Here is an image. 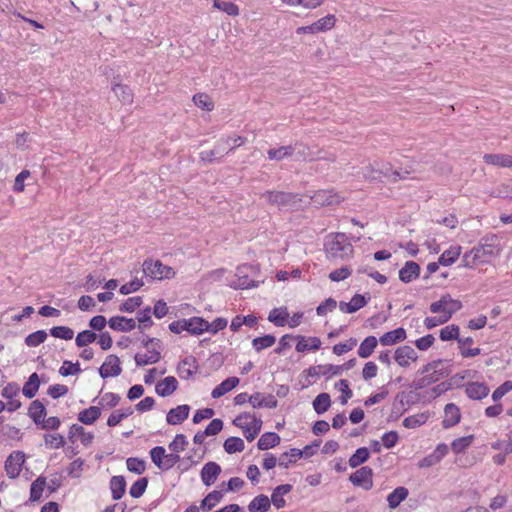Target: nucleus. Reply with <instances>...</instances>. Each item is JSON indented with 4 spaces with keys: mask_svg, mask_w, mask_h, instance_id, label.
I'll return each mask as SVG.
<instances>
[{
    "mask_svg": "<svg viewBox=\"0 0 512 512\" xmlns=\"http://www.w3.org/2000/svg\"><path fill=\"white\" fill-rule=\"evenodd\" d=\"M143 272L146 277L153 280L171 279L175 276L172 267L164 265L160 260L147 258L143 262Z\"/></svg>",
    "mask_w": 512,
    "mask_h": 512,
    "instance_id": "5",
    "label": "nucleus"
},
{
    "mask_svg": "<svg viewBox=\"0 0 512 512\" xmlns=\"http://www.w3.org/2000/svg\"><path fill=\"white\" fill-rule=\"evenodd\" d=\"M97 334L92 330H83L79 332L75 338V344L77 347H86L87 345L95 342Z\"/></svg>",
    "mask_w": 512,
    "mask_h": 512,
    "instance_id": "55",
    "label": "nucleus"
},
{
    "mask_svg": "<svg viewBox=\"0 0 512 512\" xmlns=\"http://www.w3.org/2000/svg\"><path fill=\"white\" fill-rule=\"evenodd\" d=\"M473 248L479 250L481 263H485L500 254V239L496 234H489L482 237L478 245Z\"/></svg>",
    "mask_w": 512,
    "mask_h": 512,
    "instance_id": "6",
    "label": "nucleus"
},
{
    "mask_svg": "<svg viewBox=\"0 0 512 512\" xmlns=\"http://www.w3.org/2000/svg\"><path fill=\"white\" fill-rule=\"evenodd\" d=\"M409 495V491L406 487L399 486L395 488L388 496V506L391 509L397 508L401 502H403Z\"/></svg>",
    "mask_w": 512,
    "mask_h": 512,
    "instance_id": "40",
    "label": "nucleus"
},
{
    "mask_svg": "<svg viewBox=\"0 0 512 512\" xmlns=\"http://www.w3.org/2000/svg\"><path fill=\"white\" fill-rule=\"evenodd\" d=\"M221 472L222 469L218 463L214 461L207 462L200 471V477L203 484L205 486H211L215 483Z\"/></svg>",
    "mask_w": 512,
    "mask_h": 512,
    "instance_id": "17",
    "label": "nucleus"
},
{
    "mask_svg": "<svg viewBox=\"0 0 512 512\" xmlns=\"http://www.w3.org/2000/svg\"><path fill=\"white\" fill-rule=\"evenodd\" d=\"M101 416V408L98 406H91L78 413L77 419L85 425L94 424Z\"/></svg>",
    "mask_w": 512,
    "mask_h": 512,
    "instance_id": "34",
    "label": "nucleus"
},
{
    "mask_svg": "<svg viewBox=\"0 0 512 512\" xmlns=\"http://www.w3.org/2000/svg\"><path fill=\"white\" fill-rule=\"evenodd\" d=\"M81 371L80 363L78 361L73 363L69 360H65L59 369V374L63 377H67L70 375H77L81 373Z\"/></svg>",
    "mask_w": 512,
    "mask_h": 512,
    "instance_id": "64",
    "label": "nucleus"
},
{
    "mask_svg": "<svg viewBox=\"0 0 512 512\" xmlns=\"http://www.w3.org/2000/svg\"><path fill=\"white\" fill-rule=\"evenodd\" d=\"M489 391L487 384L480 382H469L465 389L467 396L473 400H482L489 394Z\"/></svg>",
    "mask_w": 512,
    "mask_h": 512,
    "instance_id": "28",
    "label": "nucleus"
},
{
    "mask_svg": "<svg viewBox=\"0 0 512 512\" xmlns=\"http://www.w3.org/2000/svg\"><path fill=\"white\" fill-rule=\"evenodd\" d=\"M109 484L112 499L120 500L126 492V480L124 476H112Z\"/></svg>",
    "mask_w": 512,
    "mask_h": 512,
    "instance_id": "32",
    "label": "nucleus"
},
{
    "mask_svg": "<svg viewBox=\"0 0 512 512\" xmlns=\"http://www.w3.org/2000/svg\"><path fill=\"white\" fill-rule=\"evenodd\" d=\"M110 329L120 332H130L137 327L136 321L133 318L125 316H113L108 320Z\"/></svg>",
    "mask_w": 512,
    "mask_h": 512,
    "instance_id": "21",
    "label": "nucleus"
},
{
    "mask_svg": "<svg viewBox=\"0 0 512 512\" xmlns=\"http://www.w3.org/2000/svg\"><path fill=\"white\" fill-rule=\"evenodd\" d=\"M251 419H252L251 423L245 424V427L243 430L244 437L249 442L253 441L258 436V434L260 433V431L262 429V425H263L262 419L259 417H256L255 414H253Z\"/></svg>",
    "mask_w": 512,
    "mask_h": 512,
    "instance_id": "37",
    "label": "nucleus"
},
{
    "mask_svg": "<svg viewBox=\"0 0 512 512\" xmlns=\"http://www.w3.org/2000/svg\"><path fill=\"white\" fill-rule=\"evenodd\" d=\"M295 339L298 341L295 347L298 352L317 351L321 348L322 343L319 337L296 335Z\"/></svg>",
    "mask_w": 512,
    "mask_h": 512,
    "instance_id": "23",
    "label": "nucleus"
},
{
    "mask_svg": "<svg viewBox=\"0 0 512 512\" xmlns=\"http://www.w3.org/2000/svg\"><path fill=\"white\" fill-rule=\"evenodd\" d=\"M142 303L143 299L141 296L130 297L119 306V311L132 313L137 308H139L142 305Z\"/></svg>",
    "mask_w": 512,
    "mask_h": 512,
    "instance_id": "62",
    "label": "nucleus"
},
{
    "mask_svg": "<svg viewBox=\"0 0 512 512\" xmlns=\"http://www.w3.org/2000/svg\"><path fill=\"white\" fill-rule=\"evenodd\" d=\"M293 489L291 484H281L275 487L272 491L270 501L277 508L281 509L286 506L284 495L291 492Z\"/></svg>",
    "mask_w": 512,
    "mask_h": 512,
    "instance_id": "26",
    "label": "nucleus"
},
{
    "mask_svg": "<svg viewBox=\"0 0 512 512\" xmlns=\"http://www.w3.org/2000/svg\"><path fill=\"white\" fill-rule=\"evenodd\" d=\"M240 380L238 377L232 376L223 380L219 385H217L211 392V396L214 399L220 398L226 393L233 390L238 384Z\"/></svg>",
    "mask_w": 512,
    "mask_h": 512,
    "instance_id": "30",
    "label": "nucleus"
},
{
    "mask_svg": "<svg viewBox=\"0 0 512 512\" xmlns=\"http://www.w3.org/2000/svg\"><path fill=\"white\" fill-rule=\"evenodd\" d=\"M181 323H184V329L191 335H201L208 329L207 320L202 317H191L189 319H181Z\"/></svg>",
    "mask_w": 512,
    "mask_h": 512,
    "instance_id": "20",
    "label": "nucleus"
},
{
    "mask_svg": "<svg viewBox=\"0 0 512 512\" xmlns=\"http://www.w3.org/2000/svg\"><path fill=\"white\" fill-rule=\"evenodd\" d=\"M335 389L341 391V396L339 397V401L342 405L347 404L348 400L352 398L353 392L349 387V382L346 379H340L335 383Z\"/></svg>",
    "mask_w": 512,
    "mask_h": 512,
    "instance_id": "57",
    "label": "nucleus"
},
{
    "mask_svg": "<svg viewBox=\"0 0 512 512\" xmlns=\"http://www.w3.org/2000/svg\"><path fill=\"white\" fill-rule=\"evenodd\" d=\"M431 413L424 411L415 415L408 416L403 420V426L408 429H415L425 424L430 418Z\"/></svg>",
    "mask_w": 512,
    "mask_h": 512,
    "instance_id": "42",
    "label": "nucleus"
},
{
    "mask_svg": "<svg viewBox=\"0 0 512 512\" xmlns=\"http://www.w3.org/2000/svg\"><path fill=\"white\" fill-rule=\"evenodd\" d=\"M261 272L259 264H242L236 268L235 277L236 281L230 284V287L238 289H250L258 287L264 282V279H260Z\"/></svg>",
    "mask_w": 512,
    "mask_h": 512,
    "instance_id": "3",
    "label": "nucleus"
},
{
    "mask_svg": "<svg viewBox=\"0 0 512 512\" xmlns=\"http://www.w3.org/2000/svg\"><path fill=\"white\" fill-rule=\"evenodd\" d=\"M134 413L132 407L122 408L115 410L107 419V425L109 427L117 426L122 420L131 416Z\"/></svg>",
    "mask_w": 512,
    "mask_h": 512,
    "instance_id": "50",
    "label": "nucleus"
},
{
    "mask_svg": "<svg viewBox=\"0 0 512 512\" xmlns=\"http://www.w3.org/2000/svg\"><path fill=\"white\" fill-rule=\"evenodd\" d=\"M335 367L336 365L333 364L310 366L303 371V374H305L307 377H319L320 375H323L326 377V380H328L332 376L339 375V373L333 372V370L330 369Z\"/></svg>",
    "mask_w": 512,
    "mask_h": 512,
    "instance_id": "31",
    "label": "nucleus"
},
{
    "mask_svg": "<svg viewBox=\"0 0 512 512\" xmlns=\"http://www.w3.org/2000/svg\"><path fill=\"white\" fill-rule=\"evenodd\" d=\"M149 480L148 477H142L136 480L129 489L132 498H140L146 491Z\"/></svg>",
    "mask_w": 512,
    "mask_h": 512,
    "instance_id": "56",
    "label": "nucleus"
},
{
    "mask_svg": "<svg viewBox=\"0 0 512 512\" xmlns=\"http://www.w3.org/2000/svg\"><path fill=\"white\" fill-rule=\"evenodd\" d=\"M126 465L128 471L138 475L144 473L146 469V462L143 459L137 457H129L126 460Z\"/></svg>",
    "mask_w": 512,
    "mask_h": 512,
    "instance_id": "63",
    "label": "nucleus"
},
{
    "mask_svg": "<svg viewBox=\"0 0 512 512\" xmlns=\"http://www.w3.org/2000/svg\"><path fill=\"white\" fill-rule=\"evenodd\" d=\"M178 389V381L174 376H167L155 386V392L160 397H167Z\"/></svg>",
    "mask_w": 512,
    "mask_h": 512,
    "instance_id": "24",
    "label": "nucleus"
},
{
    "mask_svg": "<svg viewBox=\"0 0 512 512\" xmlns=\"http://www.w3.org/2000/svg\"><path fill=\"white\" fill-rule=\"evenodd\" d=\"M461 255V246H451L445 250L438 258L442 266H450L457 261Z\"/></svg>",
    "mask_w": 512,
    "mask_h": 512,
    "instance_id": "47",
    "label": "nucleus"
},
{
    "mask_svg": "<svg viewBox=\"0 0 512 512\" xmlns=\"http://www.w3.org/2000/svg\"><path fill=\"white\" fill-rule=\"evenodd\" d=\"M47 339V333L45 330H37L26 336L24 342L28 347H36L44 343Z\"/></svg>",
    "mask_w": 512,
    "mask_h": 512,
    "instance_id": "61",
    "label": "nucleus"
},
{
    "mask_svg": "<svg viewBox=\"0 0 512 512\" xmlns=\"http://www.w3.org/2000/svg\"><path fill=\"white\" fill-rule=\"evenodd\" d=\"M394 359L399 366L407 368L409 360L415 362L418 359L416 351L409 345L400 346L395 350Z\"/></svg>",
    "mask_w": 512,
    "mask_h": 512,
    "instance_id": "18",
    "label": "nucleus"
},
{
    "mask_svg": "<svg viewBox=\"0 0 512 512\" xmlns=\"http://www.w3.org/2000/svg\"><path fill=\"white\" fill-rule=\"evenodd\" d=\"M474 439H475V437L472 434L454 439L451 443V450L455 454H460V453L464 452L469 446H471Z\"/></svg>",
    "mask_w": 512,
    "mask_h": 512,
    "instance_id": "54",
    "label": "nucleus"
},
{
    "mask_svg": "<svg viewBox=\"0 0 512 512\" xmlns=\"http://www.w3.org/2000/svg\"><path fill=\"white\" fill-rule=\"evenodd\" d=\"M112 91L123 104H131L133 102V92L128 85L113 83Z\"/></svg>",
    "mask_w": 512,
    "mask_h": 512,
    "instance_id": "45",
    "label": "nucleus"
},
{
    "mask_svg": "<svg viewBox=\"0 0 512 512\" xmlns=\"http://www.w3.org/2000/svg\"><path fill=\"white\" fill-rule=\"evenodd\" d=\"M298 147V143L295 145L281 146L279 148H271L267 151L268 158L270 160L280 161L286 157H290Z\"/></svg>",
    "mask_w": 512,
    "mask_h": 512,
    "instance_id": "38",
    "label": "nucleus"
},
{
    "mask_svg": "<svg viewBox=\"0 0 512 512\" xmlns=\"http://www.w3.org/2000/svg\"><path fill=\"white\" fill-rule=\"evenodd\" d=\"M40 384L39 375L36 372L32 373L24 383L22 388L23 395L28 399H32L37 394Z\"/></svg>",
    "mask_w": 512,
    "mask_h": 512,
    "instance_id": "36",
    "label": "nucleus"
},
{
    "mask_svg": "<svg viewBox=\"0 0 512 512\" xmlns=\"http://www.w3.org/2000/svg\"><path fill=\"white\" fill-rule=\"evenodd\" d=\"M325 248L333 258L345 259L353 252V246L347 241L344 233H337L331 241L325 244Z\"/></svg>",
    "mask_w": 512,
    "mask_h": 512,
    "instance_id": "7",
    "label": "nucleus"
},
{
    "mask_svg": "<svg viewBox=\"0 0 512 512\" xmlns=\"http://www.w3.org/2000/svg\"><path fill=\"white\" fill-rule=\"evenodd\" d=\"M312 404L314 411L318 415H321L325 413L331 406L330 395L326 392H322L315 397Z\"/></svg>",
    "mask_w": 512,
    "mask_h": 512,
    "instance_id": "49",
    "label": "nucleus"
},
{
    "mask_svg": "<svg viewBox=\"0 0 512 512\" xmlns=\"http://www.w3.org/2000/svg\"><path fill=\"white\" fill-rule=\"evenodd\" d=\"M190 406L182 404L172 408L166 415V421L169 425H179L189 417Z\"/></svg>",
    "mask_w": 512,
    "mask_h": 512,
    "instance_id": "22",
    "label": "nucleus"
},
{
    "mask_svg": "<svg viewBox=\"0 0 512 512\" xmlns=\"http://www.w3.org/2000/svg\"><path fill=\"white\" fill-rule=\"evenodd\" d=\"M483 161L488 165L505 168L512 167V156L508 154H485Z\"/></svg>",
    "mask_w": 512,
    "mask_h": 512,
    "instance_id": "33",
    "label": "nucleus"
},
{
    "mask_svg": "<svg viewBox=\"0 0 512 512\" xmlns=\"http://www.w3.org/2000/svg\"><path fill=\"white\" fill-rule=\"evenodd\" d=\"M26 455L23 451L16 450L10 453L5 461V471L9 478L16 479L25 463Z\"/></svg>",
    "mask_w": 512,
    "mask_h": 512,
    "instance_id": "10",
    "label": "nucleus"
},
{
    "mask_svg": "<svg viewBox=\"0 0 512 512\" xmlns=\"http://www.w3.org/2000/svg\"><path fill=\"white\" fill-rule=\"evenodd\" d=\"M420 265L414 261L405 262L404 266L399 271V279L403 283H410L412 280L420 276Z\"/></svg>",
    "mask_w": 512,
    "mask_h": 512,
    "instance_id": "25",
    "label": "nucleus"
},
{
    "mask_svg": "<svg viewBox=\"0 0 512 512\" xmlns=\"http://www.w3.org/2000/svg\"><path fill=\"white\" fill-rule=\"evenodd\" d=\"M406 330L403 327H398L394 330L384 333L379 341L384 346H392L406 339Z\"/></svg>",
    "mask_w": 512,
    "mask_h": 512,
    "instance_id": "27",
    "label": "nucleus"
},
{
    "mask_svg": "<svg viewBox=\"0 0 512 512\" xmlns=\"http://www.w3.org/2000/svg\"><path fill=\"white\" fill-rule=\"evenodd\" d=\"M199 364L194 356H187L182 359L177 365V372L180 378L188 380L194 376L198 371Z\"/></svg>",
    "mask_w": 512,
    "mask_h": 512,
    "instance_id": "16",
    "label": "nucleus"
},
{
    "mask_svg": "<svg viewBox=\"0 0 512 512\" xmlns=\"http://www.w3.org/2000/svg\"><path fill=\"white\" fill-rule=\"evenodd\" d=\"M136 319L138 320V328L141 331L150 328L153 325V320L151 318V307L147 306L142 310H139L136 315Z\"/></svg>",
    "mask_w": 512,
    "mask_h": 512,
    "instance_id": "53",
    "label": "nucleus"
},
{
    "mask_svg": "<svg viewBox=\"0 0 512 512\" xmlns=\"http://www.w3.org/2000/svg\"><path fill=\"white\" fill-rule=\"evenodd\" d=\"M223 496L224 491L213 490L201 500L199 508L203 511H210L222 500Z\"/></svg>",
    "mask_w": 512,
    "mask_h": 512,
    "instance_id": "41",
    "label": "nucleus"
},
{
    "mask_svg": "<svg viewBox=\"0 0 512 512\" xmlns=\"http://www.w3.org/2000/svg\"><path fill=\"white\" fill-rule=\"evenodd\" d=\"M281 438L275 432H266L262 434L257 442V448L262 451L269 450L280 444Z\"/></svg>",
    "mask_w": 512,
    "mask_h": 512,
    "instance_id": "35",
    "label": "nucleus"
},
{
    "mask_svg": "<svg viewBox=\"0 0 512 512\" xmlns=\"http://www.w3.org/2000/svg\"><path fill=\"white\" fill-rule=\"evenodd\" d=\"M369 168L372 173L378 174V176L372 175L373 179H377L380 176L390 178L393 182L405 179V176H402L398 169H394L390 162L374 161Z\"/></svg>",
    "mask_w": 512,
    "mask_h": 512,
    "instance_id": "11",
    "label": "nucleus"
},
{
    "mask_svg": "<svg viewBox=\"0 0 512 512\" xmlns=\"http://www.w3.org/2000/svg\"><path fill=\"white\" fill-rule=\"evenodd\" d=\"M46 478L44 476L37 477L30 485V498L29 501H39L44 488L46 487Z\"/></svg>",
    "mask_w": 512,
    "mask_h": 512,
    "instance_id": "48",
    "label": "nucleus"
},
{
    "mask_svg": "<svg viewBox=\"0 0 512 512\" xmlns=\"http://www.w3.org/2000/svg\"><path fill=\"white\" fill-rule=\"evenodd\" d=\"M230 138H221L218 140L213 149L200 152L199 156L201 161L213 163L219 161L228 151L226 145L229 143Z\"/></svg>",
    "mask_w": 512,
    "mask_h": 512,
    "instance_id": "14",
    "label": "nucleus"
},
{
    "mask_svg": "<svg viewBox=\"0 0 512 512\" xmlns=\"http://www.w3.org/2000/svg\"><path fill=\"white\" fill-rule=\"evenodd\" d=\"M321 444L320 439L314 440L311 444L306 445L303 449L291 448L289 451L282 453L279 457V466L288 469L295 464L300 458H310L316 453V448Z\"/></svg>",
    "mask_w": 512,
    "mask_h": 512,
    "instance_id": "4",
    "label": "nucleus"
},
{
    "mask_svg": "<svg viewBox=\"0 0 512 512\" xmlns=\"http://www.w3.org/2000/svg\"><path fill=\"white\" fill-rule=\"evenodd\" d=\"M276 342V337L272 334H265L260 337H256L252 340V347L255 351L260 352L263 349L273 346Z\"/></svg>",
    "mask_w": 512,
    "mask_h": 512,
    "instance_id": "52",
    "label": "nucleus"
},
{
    "mask_svg": "<svg viewBox=\"0 0 512 512\" xmlns=\"http://www.w3.org/2000/svg\"><path fill=\"white\" fill-rule=\"evenodd\" d=\"M223 447L226 453L234 454L242 452L245 448V443L240 437L232 436L224 441Z\"/></svg>",
    "mask_w": 512,
    "mask_h": 512,
    "instance_id": "51",
    "label": "nucleus"
},
{
    "mask_svg": "<svg viewBox=\"0 0 512 512\" xmlns=\"http://www.w3.org/2000/svg\"><path fill=\"white\" fill-rule=\"evenodd\" d=\"M262 197L267 200L270 205L277 206L279 209L286 211H298L306 206L302 195L284 191H265Z\"/></svg>",
    "mask_w": 512,
    "mask_h": 512,
    "instance_id": "2",
    "label": "nucleus"
},
{
    "mask_svg": "<svg viewBox=\"0 0 512 512\" xmlns=\"http://www.w3.org/2000/svg\"><path fill=\"white\" fill-rule=\"evenodd\" d=\"M450 363L451 360L447 359H437L427 363L417 372L418 375L422 376L413 380L410 387L421 390L448 377L451 373Z\"/></svg>",
    "mask_w": 512,
    "mask_h": 512,
    "instance_id": "1",
    "label": "nucleus"
},
{
    "mask_svg": "<svg viewBox=\"0 0 512 512\" xmlns=\"http://www.w3.org/2000/svg\"><path fill=\"white\" fill-rule=\"evenodd\" d=\"M289 319V312L287 307L274 308L268 315V320L278 327H283L287 324Z\"/></svg>",
    "mask_w": 512,
    "mask_h": 512,
    "instance_id": "43",
    "label": "nucleus"
},
{
    "mask_svg": "<svg viewBox=\"0 0 512 512\" xmlns=\"http://www.w3.org/2000/svg\"><path fill=\"white\" fill-rule=\"evenodd\" d=\"M336 23V17L333 14H328L325 17L317 20L311 25L300 26L296 29V33L301 34H317L331 30Z\"/></svg>",
    "mask_w": 512,
    "mask_h": 512,
    "instance_id": "9",
    "label": "nucleus"
},
{
    "mask_svg": "<svg viewBox=\"0 0 512 512\" xmlns=\"http://www.w3.org/2000/svg\"><path fill=\"white\" fill-rule=\"evenodd\" d=\"M98 371L103 379L119 376L122 373L119 357L114 354L108 355Z\"/></svg>",
    "mask_w": 512,
    "mask_h": 512,
    "instance_id": "15",
    "label": "nucleus"
},
{
    "mask_svg": "<svg viewBox=\"0 0 512 512\" xmlns=\"http://www.w3.org/2000/svg\"><path fill=\"white\" fill-rule=\"evenodd\" d=\"M349 481L356 487L368 491L373 487V470L369 466H362L349 476Z\"/></svg>",
    "mask_w": 512,
    "mask_h": 512,
    "instance_id": "13",
    "label": "nucleus"
},
{
    "mask_svg": "<svg viewBox=\"0 0 512 512\" xmlns=\"http://www.w3.org/2000/svg\"><path fill=\"white\" fill-rule=\"evenodd\" d=\"M460 328L456 324H450L442 328L439 332V338L442 341H451L458 339Z\"/></svg>",
    "mask_w": 512,
    "mask_h": 512,
    "instance_id": "58",
    "label": "nucleus"
},
{
    "mask_svg": "<svg viewBox=\"0 0 512 512\" xmlns=\"http://www.w3.org/2000/svg\"><path fill=\"white\" fill-rule=\"evenodd\" d=\"M311 201L318 206L338 205L344 201V197L334 189H321L316 191L311 197Z\"/></svg>",
    "mask_w": 512,
    "mask_h": 512,
    "instance_id": "12",
    "label": "nucleus"
},
{
    "mask_svg": "<svg viewBox=\"0 0 512 512\" xmlns=\"http://www.w3.org/2000/svg\"><path fill=\"white\" fill-rule=\"evenodd\" d=\"M149 454L154 465L163 470L166 455L165 448L163 446H155L150 450Z\"/></svg>",
    "mask_w": 512,
    "mask_h": 512,
    "instance_id": "59",
    "label": "nucleus"
},
{
    "mask_svg": "<svg viewBox=\"0 0 512 512\" xmlns=\"http://www.w3.org/2000/svg\"><path fill=\"white\" fill-rule=\"evenodd\" d=\"M463 307L462 302L458 299H453L450 294L446 293L441 296L440 300L431 303L430 311L432 313H445L451 319L453 314L461 310Z\"/></svg>",
    "mask_w": 512,
    "mask_h": 512,
    "instance_id": "8",
    "label": "nucleus"
},
{
    "mask_svg": "<svg viewBox=\"0 0 512 512\" xmlns=\"http://www.w3.org/2000/svg\"><path fill=\"white\" fill-rule=\"evenodd\" d=\"M46 415V407L40 400H34L31 402L28 408V416L33 420L37 427L43 422Z\"/></svg>",
    "mask_w": 512,
    "mask_h": 512,
    "instance_id": "29",
    "label": "nucleus"
},
{
    "mask_svg": "<svg viewBox=\"0 0 512 512\" xmlns=\"http://www.w3.org/2000/svg\"><path fill=\"white\" fill-rule=\"evenodd\" d=\"M213 6L229 16H237L239 14L238 6L230 1L214 0Z\"/></svg>",
    "mask_w": 512,
    "mask_h": 512,
    "instance_id": "60",
    "label": "nucleus"
},
{
    "mask_svg": "<svg viewBox=\"0 0 512 512\" xmlns=\"http://www.w3.org/2000/svg\"><path fill=\"white\" fill-rule=\"evenodd\" d=\"M370 458V450L367 447L358 448L349 458L348 464L351 468H357L358 466L367 462Z\"/></svg>",
    "mask_w": 512,
    "mask_h": 512,
    "instance_id": "46",
    "label": "nucleus"
},
{
    "mask_svg": "<svg viewBox=\"0 0 512 512\" xmlns=\"http://www.w3.org/2000/svg\"><path fill=\"white\" fill-rule=\"evenodd\" d=\"M461 420V411L454 403H448L444 407V419L442 420V427L449 429L457 425Z\"/></svg>",
    "mask_w": 512,
    "mask_h": 512,
    "instance_id": "19",
    "label": "nucleus"
},
{
    "mask_svg": "<svg viewBox=\"0 0 512 512\" xmlns=\"http://www.w3.org/2000/svg\"><path fill=\"white\" fill-rule=\"evenodd\" d=\"M378 340L375 336L371 335L366 337L360 344L358 348V356L360 358L366 359L369 358L377 347Z\"/></svg>",
    "mask_w": 512,
    "mask_h": 512,
    "instance_id": "44",
    "label": "nucleus"
},
{
    "mask_svg": "<svg viewBox=\"0 0 512 512\" xmlns=\"http://www.w3.org/2000/svg\"><path fill=\"white\" fill-rule=\"evenodd\" d=\"M271 507V501L264 494L257 495L248 504L249 512H267Z\"/></svg>",
    "mask_w": 512,
    "mask_h": 512,
    "instance_id": "39",
    "label": "nucleus"
}]
</instances>
